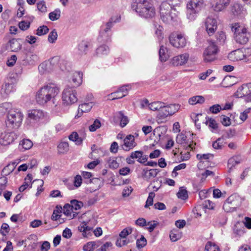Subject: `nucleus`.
I'll return each instance as SVG.
<instances>
[{"instance_id":"f257e3e1","label":"nucleus","mask_w":251,"mask_h":251,"mask_svg":"<svg viewBox=\"0 0 251 251\" xmlns=\"http://www.w3.org/2000/svg\"><path fill=\"white\" fill-rule=\"evenodd\" d=\"M60 92L59 88L55 84L50 83L42 87L35 95L37 103L41 105H46L49 101L54 100Z\"/></svg>"},{"instance_id":"f03ea898","label":"nucleus","mask_w":251,"mask_h":251,"mask_svg":"<svg viewBox=\"0 0 251 251\" xmlns=\"http://www.w3.org/2000/svg\"><path fill=\"white\" fill-rule=\"evenodd\" d=\"M176 2L175 4L173 3V0H167L163 2L160 6V13L163 21L167 22L169 19L173 20L176 17L175 7L180 4L179 0H174Z\"/></svg>"},{"instance_id":"7ed1b4c3","label":"nucleus","mask_w":251,"mask_h":251,"mask_svg":"<svg viewBox=\"0 0 251 251\" xmlns=\"http://www.w3.org/2000/svg\"><path fill=\"white\" fill-rule=\"evenodd\" d=\"M135 10L140 16L145 18H151L155 15L153 4L148 0H136Z\"/></svg>"},{"instance_id":"20e7f679","label":"nucleus","mask_w":251,"mask_h":251,"mask_svg":"<svg viewBox=\"0 0 251 251\" xmlns=\"http://www.w3.org/2000/svg\"><path fill=\"white\" fill-rule=\"evenodd\" d=\"M230 27L234 32V38L237 43L244 45L248 42L249 33L244 25L235 23L231 25Z\"/></svg>"},{"instance_id":"39448f33","label":"nucleus","mask_w":251,"mask_h":251,"mask_svg":"<svg viewBox=\"0 0 251 251\" xmlns=\"http://www.w3.org/2000/svg\"><path fill=\"white\" fill-rule=\"evenodd\" d=\"M180 108V105L172 103L168 105L163 102V105L160 111L156 116V121L158 123H163L166 121L168 117L172 116L177 112Z\"/></svg>"},{"instance_id":"423d86ee","label":"nucleus","mask_w":251,"mask_h":251,"mask_svg":"<svg viewBox=\"0 0 251 251\" xmlns=\"http://www.w3.org/2000/svg\"><path fill=\"white\" fill-rule=\"evenodd\" d=\"M6 126L12 128H18L22 124L24 116L18 109H13L12 107L8 110Z\"/></svg>"},{"instance_id":"0eeeda50","label":"nucleus","mask_w":251,"mask_h":251,"mask_svg":"<svg viewBox=\"0 0 251 251\" xmlns=\"http://www.w3.org/2000/svg\"><path fill=\"white\" fill-rule=\"evenodd\" d=\"M203 4V0H190L187 5L188 18L191 21L194 20L197 14L201 9Z\"/></svg>"},{"instance_id":"6e6552de","label":"nucleus","mask_w":251,"mask_h":251,"mask_svg":"<svg viewBox=\"0 0 251 251\" xmlns=\"http://www.w3.org/2000/svg\"><path fill=\"white\" fill-rule=\"evenodd\" d=\"M241 198L237 194L230 195L224 202L223 208L226 212H231L236 210L241 204Z\"/></svg>"},{"instance_id":"1a4fd4ad","label":"nucleus","mask_w":251,"mask_h":251,"mask_svg":"<svg viewBox=\"0 0 251 251\" xmlns=\"http://www.w3.org/2000/svg\"><path fill=\"white\" fill-rule=\"evenodd\" d=\"M17 76L16 74H12L6 78L0 90V94L3 97H7L14 91V86L18 81Z\"/></svg>"},{"instance_id":"9d476101","label":"nucleus","mask_w":251,"mask_h":251,"mask_svg":"<svg viewBox=\"0 0 251 251\" xmlns=\"http://www.w3.org/2000/svg\"><path fill=\"white\" fill-rule=\"evenodd\" d=\"M76 94V91L73 87L68 86L65 88L62 94L63 103L69 105L76 102L77 101Z\"/></svg>"},{"instance_id":"9b49d317","label":"nucleus","mask_w":251,"mask_h":251,"mask_svg":"<svg viewBox=\"0 0 251 251\" xmlns=\"http://www.w3.org/2000/svg\"><path fill=\"white\" fill-rule=\"evenodd\" d=\"M169 42L175 48H183L186 45L187 39L182 33L173 32L169 36Z\"/></svg>"},{"instance_id":"f8f14e48","label":"nucleus","mask_w":251,"mask_h":251,"mask_svg":"<svg viewBox=\"0 0 251 251\" xmlns=\"http://www.w3.org/2000/svg\"><path fill=\"white\" fill-rule=\"evenodd\" d=\"M219 51L218 46L214 42H211L204 50L203 56L206 62L214 61L217 59V54Z\"/></svg>"},{"instance_id":"ddd939ff","label":"nucleus","mask_w":251,"mask_h":251,"mask_svg":"<svg viewBox=\"0 0 251 251\" xmlns=\"http://www.w3.org/2000/svg\"><path fill=\"white\" fill-rule=\"evenodd\" d=\"M204 25L207 33L209 36L213 35L217 28V20L211 17H208L205 20Z\"/></svg>"},{"instance_id":"4468645a","label":"nucleus","mask_w":251,"mask_h":251,"mask_svg":"<svg viewBox=\"0 0 251 251\" xmlns=\"http://www.w3.org/2000/svg\"><path fill=\"white\" fill-rule=\"evenodd\" d=\"M86 134L84 131H79V134L75 131L73 132L69 136V139L75 142L76 145H81L83 141L86 139Z\"/></svg>"},{"instance_id":"2eb2a0df","label":"nucleus","mask_w":251,"mask_h":251,"mask_svg":"<svg viewBox=\"0 0 251 251\" xmlns=\"http://www.w3.org/2000/svg\"><path fill=\"white\" fill-rule=\"evenodd\" d=\"M137 146L135 141V137L131 134L127 135L124 139V144L122 145L123 150L129 151Z\"/></svg>"},{"instance_id":"dca6fc26","label":"nucleus","mask_w":251,"mask_h":251,"mask_svg":"<svg viewBox=\"0 0 251 251\" xmlns=\"http://www.w3.org/2000/svg\"><path fill=\"white\" fill-rule=\"evenodd\" d=\"M231 0H213L212 8L216 12L225 10L230 4Z\"/></svg>"},{"instance_id":"f3484780","label":"nucleus","mask_w":251,"mask_h":251,"mask_svg":"<svg viewBox=\"0 0 251 251\" xmlns=\"http://www.w3.org/2000/svg\"><path fill=\"white\" fill-rule=\"evenodd\" d=\"M250 88H251V83L243 84L237 89L235 96L238 98H243L249 96L251 93Z\"/></svg>"},{"instance_id":"a211bd4d","label":"nucleus","mask_w":251,"mask_h":251,"mask_svg":"<svg viewBox=\"0 0 251 251\" xmlns=\"http://www.w3.org/2000/svg\"><path fill=\"white\" fill-rule=\"evenodd\" d=\"M172 61L175 63H187V62L195 61L196 59L195 57L189 56V54L188 53H184L183 54L176 55L174 57Z\"/></svg>"},{"instance_id":"6ab92c4d","label":"nucleus","mask_w":251,"mask_h":251,"mask_svg":"<svg viewBox=\"0 0 251 251\" xmlns=\"http://www.w3.org/2000/svg\"><path fill=\"white\" fill-rule=\"evenodd\" d=\"M44 117V114L42 110L40 109H31L28 112V117L34 121H39Z\"/></svg>"},{"instance_id":"aec40b11","label":"nucleus","mask_w":251,"mask_h":251,"mask_svg":"<svg viewBox=\"0 0 251 251\" xmlns=\"http://www.w3.org/2000/svg\"><path fill=\"white\" fill-rule=\"evenodd\" d=\"M245 57V55L240 50H237L231 52L228 54V58L232 62H236L243 60Z\"/></svg>"},{"instance_id":"412c9836","label":"nucleus","mask_w":251,"mask_h":251,"mask_svg":"<svg viewBox=\"0 0 251 251\" xmlns=\"http://www.w3.org/2000/svg\"><path fill=\"white\" fill-rule=\"evenodd\" d=\"M83 74L81 72H75L72 76L73 88L79 86L82 82Z\"/></svg>"},{"instance_id":"4be33fe9","label":"nucleus","mask_w":251,"mask_h":251,"mask_svg":"<svg viewBox=\"0 0 251 251\" xmlns=\"http://www.w3.org/2000/svg\"><path fill=\"white\" fill-rule=\"evenodd\" d=\"M63 213L68 220L73 219L75 217L78 213L76 211H74L70 206V204H66L63 207Z\"/></svg>"},{"instance_id":"5701e85b","label":"nucleus","mask_w":251,"mask_h":251,"mask_svg":"<svg viewBox=\"0 0 251 251\" xmlns=\"http://www.w3.org/2000/svg\"><path fill=\"white\" fill-rule=\"evenodd\" d=\"M92 107V103H84L79 105L78 113L75 116L76 118L81 117L84 112H88L90 111Z\"/></svg>"},{"instance_id":"b1692460","label":"nucleus","mask_w":251,"mask_h":251,"mask_svg":"<svg viewBox=\"0 0 251 251\" xmlns=\"http://www.w3.org/2000/svg\"><path fill=\"white\" fill-rule=\"evenodd\" d=\"M233 233L236 236H242L245 233V228L242 223L237 222L233 227Z\"/></svg>"},{"instance_id":"393cba45","label":"nucleus","mask_w":251,"mask_h":251,"mask_svg":"<svg viewBox=\"0 0 251 251\" xmlns=\"http://www.w3.org/2000/svg\"><path fill=\"white\" fill-rule=\"evenodd\" d=\"M78 229L80 232H82V235L84 237H87L91 235L92 228L87 226L86 223L83 222L78 226Z\"/></svg>"},{"instance_id":"a878e982","label":"nucleus","mask_w":251,"mask_h":251,"mask_svg":"<svg viewBox=\"0 0 251 251\" xmlns=\"http://www.w3.org/2000/svg\"><path fill=\"white\" fill-rule=\"evenodd\" d=\"M112 25V22L110 21L107 22L105 25H102L101 26V29L100 31V36L101 37H110L111 36V34L109 35L107 32L109 31V30L110 29ZM109 38H108L107 39H106V41H107Z\"/></svg>"},{"instance_id":"bb28decb","label":"nucleus","mask_w":251,"mask_h":251,"mask_svg":"<svg viewBox=\"0 0 251 251\" xmlns=\"http://www.w3.org/2000/svg\"><path fill=\"white\" fill-rule=\"evenodd\" d=\"M62 208L60 207V208H58V207L56 206V209L53 210L52 214L51 215V220L54 221H56L58 220H61L62 221H60V223H62L65 222V218H62Z\"/></svg>"},{"instance_id":"cd10ccee","label":"nucleus","mask_w":251,"mask_h":251,"mask_svg":"<svg viewBox=\"0 0 251 251\" xmlns=\"http://www.w3.org/2000/svg\"><path fill=\"white\" fill-rule=\"evenodd\" d=\"M159 59L161 62H166L169 58V55L168 53V49L163 46H160L159 50Z\"/></svg>"},{"instance_id":"c85d7f7f","label":"nucleus","mask_w":251,"mask_h":251,"mask_svg":"<svg viewBox=\"0 0 251 251\" xmlns=\"http://www.w3.org/2000/svg\"><path fill=\"white\" fill-rule=\"evenodd\" d=\"M69 150V145L67 142H61L57 146L59 154H65Z\"/></svg>"},{"instance_id":"c756f323","label":"nucleus","mask_w":251,"mask_h":251,"mask_svg":"<svg viewBox=\"0 0 251 251\" xmlns=\"http://www.w3.org/2000/svg\"><path fill=\"white\" fill-rule=\"evenodd\" d=\"M108 166L111 169H116L119 167V164L115 157H110L105 160Z\"/></svg>"},{"instance_id":"7c9ffc66","label":"nucleus","mask_w":251,"mask_h":251,"mask_svg":"<svg viewBox=\"0 0 251 251\" xmlns=\"http://www.w3.org/2000/svg\"><path fill=\"white\" fill-rule=\"evenodd\" d=\"M118 120L120 121V126L122 127H125L128 123V119L127 116H125L122 111H119L116 114Z\"/></svg>"},{"instance_id":"2f4dec72","label":"nucleus","mask_w":251,"mask_h":251,"mask_svg":"<svg viewBox=\"0 0 251 251\" xmlns=\"http://www.w3.org/2000/svg\"><path fill=\"white\" fill-rule=\"evenodd\" d=\"M141 154V151H133L130 153V155L127 156L126 159V162L128 164H133L135 163L134 159L137 158L138 155Z\"/></svg>"},{"instance_id":"473e14b6","label":"nucleus","mask_w":251,"mask_h":251,"mask_svg":"<svg viewBox=\"0 0 251 251\" xmlns=\"http://www.w3.org/2000/svg\"><path fill=\"white\" fill-rule=\"evenodd\" d=\"M163 105V102L161 101H156L151 102L149 104V108L152 111H160Z\"/></svg>"},{"instance_id":"72a5a7b5","label":"nucleus","mask_w":251,"mask_h":251,"mask_svg":"<svg viewBox=\"0 0 251 251\" xmlns=\"http://www.w3.org/2000/svg\"><path fill=\"white\" fill-rule=\"evenodd\" d=\"M205 99L203 96H196L191 97L189 99V103L191 105H195L197 103L202 104L204 103Z\"/></svg>"},{"instance_id":"f704fd0d","label":"nucleus","mask_w":251,"mask_h":251,"mask_svg":"<svg viewBox=\"0 0 251 251\" xmlns=\"http://www.w3.org/2000/svg\"><path fill=\"white\" fill-rule=\"evenodd\" d=\"M10 49L12 51H17L20 50L21 45L16 39H12L9 41Z\"/></svg>"},{"instance_id":"c9c22d12","label":"nucleus","mask_w":251,"mask_h":251,"mask_svg":"<svg viewBox=\"0 0 251 251\" xmlns=\"http://www.w3.org/2000/svg\"><path fill=\"white\" fill-rule=\"evenodd\" d=\"M52 64H40L38 70L41 75H43L50 72Z\"/></svg>"},{"instance_id":"e433bc0d","label":"nucleus","mask_w":251,"mask_h":251,"mask_svg":"<svg viewBox=\"0 0 251 251\" xmlns=\"http://www.w3.org/2000/svg\"><path fill=\"white\" fill-rule=\"evenodd\" d=\"M20 146L25 150H28L33 146V143L29 139H24L20 142Z\"/></svg>"},{"instance_id":"4c0bfd02","label":"nucleus","mask_w":251,"mask_h":251,"mask_svg":"<svg viewBox=\"0 0 251 251\" xmlns=\"http://www.w3.org/2000/svg\"><path fill=\"white\" fill-rule=\"evenodd\" d=\"M83 205V203L80 201H78L76 200H73L71 201V204L70 206L71 208L74 211H76L80 209Z\"/></svg>"},{"instance_id":"58836bf2","label":"nucleus","mask_w":251,"mask_h":251,"mask_svg":"<svg viewBox=\"0 0 251 251\" xmlns=\"http://www.w3.org/2000/svg\"><path fill=\"white\" fill-rule=\"evenodd\" d=\"M205 250L207 251H220L219 247L211 242H208L206 243Z\"/></svg>"},{"instance_id":"ea45409f","label":"nucleus","mask_w":251,"mask_h":251,"mask_svg":"<svg viewBox=\"0 0 251 251\" xmlns=\"http://www.w3.org/2000/svg\"><path fill=\"white\" fill-rule=\"evenodd\" d=\"M15 168V163L8 164L2 170V172L4 175H8L12 173Z\"/></svg>"},{"instance_id":"a19ab883","label":"nucleus","mask_w":251,"mask_h":251,"mask_svg":"<svg viewBox=\"0 0 251 251\" xmlns=\"http://www.w3.org/2000/svg\"><path fill=\"white\" fill-rule=\"evenodd\" d=\"M12 107V104L10 102H5L0 105V117L3 116L8 110Z\"/></svg>"},{"instance_id":"79ce46f5","label":"nucleus","mask_w":251,"mask_h":251,"mask_svg":"<svg viewBox=\"0 0 251 251\" xmlns=\"http://www.w3.org/2000/svg\"><path fill=\"white\" fill-rule=\"evenodd\" d=\"M14 136L15 133L14 132H10L5 134L3 137L5 143H3V144L6 145L13 142L14 140Z\"/></svg>"},{"instance_id":"37998d69","label":"nucleus","mask_w":251,"mask_h":251,"mask_svg":"<svg viewBox=\"0 0 251 251\" xmlns=\"http://www.w3.org/2000/svg\"><path fill=\"white\" fill-rule=\"evenodd\" d=\"M242 8V6L238 3H235L230 7L231 12L235 15L239 14Z\"/></svg>"},{"instance_id":"c03bdc74","label":"nucleus","mask_w":251,"mask_h":251,"mask_svg":"<svg viewBox=\"0 0 251 251\" xmlns=\"http://www.w3.org/2000/svg\"><path fill=\"white\" fill-rule=\"evenodd\" d=\"M124 97H125V96L122 94V93L117 90L116 92L111 93L109 94L108 95V99L110 100H114L121 99Z\"/></svg>"},{"instance_id":"a18cd8bd","label":"nucleus","mask_w":251,"mask_h":251,"mask_svg":"<svg viewBox=\"0 0 251 251\" xmlns=\"http://www.w3.org/2000/svg\"><path fill=\"white\" fill-rule=\"evenodd\" d=\"M180 237L179 231L177 229H173L171 231L170 233V238L172 241L176 242L177 241Z\"/></svg>"},{"instance_id":"49530a36","label":"nucleus","mask_w":251,"mask_h":251,"mask_svg":"<svg viewBox=\"0 0 251 251\" xmlns=\"http://www.w3.org/2000/svg\"><path fill=\"white\" fill-rule=\"evenodd\" d=\"M224 138H219L213 143L212 146L215 149H221L224 146Z\"/></svg>"},{"instance_id":"de8ad7c7","label":"nucleus","mask_w":251,"mask_h":251,"mask_svg":"<svg viewBox=\"0 0 251 251\" xmlns=\"http://www.w3.org/2000/svg\"><path fill=\"white\" fill-rule=\"evenodd\" d=\"M216 38L220 44H224L226 40V35L224 32L219 31L217 33Z\"/></svg>"},{"instance_id":"09e8293b","label":"nucleus","mask_w":251,"mask_h":251,"mask_svg":"<svg viewBox=\"0 0 251 251\" xmlns=\"http://www.w3.org/2000/svg\"><path fill=\"white\" fill-rule=\"evenodd\" d=\"M205 123L206 125L213 130H215L218 128V124L216 123V121L213 118H208L206 121Z\"/></svg>"},{"instance_id":"8fccbe9b","label":"nucleus","mask_w":251,"mask_h":251,"mask_svg":"<svg viewBox=\"0 0 251 251\" xmlns=\"http://www.w3.org/2000/svg\"><path fill=\"white\" fill-rule=\"evenodd\" d=\"M101 126V123L98 119H96L93 124L89 126V129L91 132H94Z\"/></svg>"},{"instance_id":"3c124183","label":"nucleus","mask_w":251,"mask_h":251,"mask_svg":"<svg viewBox=\"0 0 251 251\" xmlns=\"http://www.w3.org/2000/svg\"><path fill=\"white\" fill-rule=\"evenodd\" d=\"M155 196V193L153 192H150L149 193V196L146 202V204L145 205V208H148L150 206L153 205V198H154Z\"/></svg>"},{"instance_id":"603ef678","label":"nucleus","mask_w":251,"mask_h":251,"mask_svg":"<svg viewBox=\"0 0 251 251\" xmlns=\"http://www.w3.org/2000/svg\"><path fill=\"white\" fill-rule=\"evenodd\" d=\"M60 17V10L55 9L54 11L49 14V18L51 21H55L58 19Z\"/></svg>"},{"instance_id":"864d4df0","label":"nucleus","mask_w":251,"mask_h":251,"mask_svg":"<svg viewBox=\"0 0 251 251\" xmlns=\"http://www.w3.org/2000/svg\"><path fill=\"white\" fill-rule=\"evenodd\" d=\"M109 48L105 45L99 47L96 50L97 55L106 54L108 52Z\"/></svg>"},{"instance_id":"5fc2aeb1","label":"nucleus","mask_w":251,"mask_h":251,"mask_svg":"<svg viewBox=\"0 0 251 251\" xmlns=\"http://www.w3.org/2000/svg\"><path fill=\"white\" fill-rule=\"evenodd\" d=\"M38 10L42 13H46L47 11V7L46 2L44 0L40 1L37 3Z\"/></svg>"},{"instance_id":"6e6d98bb","label":"nucleus","mask_w":251,"mask_h":251,"mask_svg":"<svg viewBox=\"0 0 251 251\" xmlns=\"http://www.w3.org/2000/svg\"><path fill=\"white\" fill-rule=\"evenodd\" d=\"M48 27L46 25H43L39 27L36 30V34L39 36H42L46 34L49 31Z\"/></svg>"},{"instance_id":"4d7b16f0","label":"nucleus","mask_w":251,"mask_h":251,"mask_svg":"<svg viewBox=\"0 0 251 251\" xmlns=\"http://www.w3.org/2000/svg\"><path fill=\"white\" fill-rule=\"evenodd\" d=\"M147 243L146 239L144 236L142 235L140 239H138L136 241L137 247L138 249H141L146 246Z\"/></svg>"},{"instance_id":"13d9d810","label":"nucleus","mask_w":251,"mask_h":251,"mask_svg":"<svg viewBox=\"0 0 251 251\" xmlns=\"http://www.w3.org/2000/svg\"><path fill=\"white\" fill-rule=\"evenodd\" d=\"M129 242V240H127L126 238L119 237L117 239L116 242V245L117 247H121L122 246L126 245Z\"/></svg>"},{"instance_id":"bf43d9fd","label":"nucleus","mask_w":251,"mask_h":251,"mask_svg":"<svg viewBox=\"0 0 251 251\" xmlns=\"http://www.w3.org/2000/svg\"><path fill=\"white\" fill-rule=\"evenodd\" d=\"M210 156H213V155L210 153L207 154H198L197 155V158L198 160L200 161V163L202 162H204V160L208 162V160Z\"/></svg>"},{"instance_id":"052dcab7","label":"nucleus","mask_w":251,"mask_h":251,"mask_svg":"<svg viewBox=\"0 0 251 251\" xmlns=\"http://www.w3.org/2000/svg\"><path fill=\"white\" fill-rule=\"evenodd\" d=\"M30 25V22L28 21H22L19 22L18 24L19 27L22 30H26L28 29Z\"/></svg>"},{"instance_id":"680f3d73","label":"nucleus","mask_w":251,"mask_h":251,"mask_svg":"<svg viewBox=\"0 0 251 251\" xmlns=\"http://www.w3.org/2000/svg\"><path fill=\"white\" fill-rule=\"evenodd\" d=\"M221 122L223 125L226 126H227L230 125L231 122L230 119L224 115H222L220 116Z\"/></svg>"},{"instance_id":"e2e57ef3","label":"nucleus","mask_w":251,"mask_h":251,"mask_svg":"<svg viewBox=\"0 0 251 251\" xmlns=\"http://www.w3.org/2000/svg\"><path fill=\"white\" fill-rule=\"evenodd\" d=\"M9 225L6 223H3L0 227V233L3 236H6L9 232Z\"/></svg>"},{"instance_id":"0e129e2a","label":"nucleus","mask_w":251,"mask_h":251,"mask_svg":"<svg viewBox=\"0 0 251 251\" xmlns=\"http://www.w3.org/2000/svg\"><path fill=\"white\" fill-rule=\"evenodd\" d=\"M186 139V136L184 134L181 133L177 135L176 142L178 144H183L185 143Z\"/></svg>"},{"instance_id":"69168bd1","label":"nucleus","mask_w":251,"mask_h":251,"mask_svg":"<svg viewBox=\"0 0 251 251\" xmlns=\"http://www.w3.org/2000/svg\"><path fill=\"white\" fill-rule=\"evenodd\" d=\"M132 228L131 227L125 228L120 233L119 236L122 238H126L128 235L132 233Z\"/></svg>"},{"instance_id":"338daca9","label":"nucleus","mask_w":251,"mask_h":251,"mask_svg":"<svg viewBox=\"0 0 251 251\" xmlns=\"http://www.w3.org/2000/svg\"><path fill=\"white\" fill-rule=\"evenodd\" d=\"M95 242H89L85 244L83 247L84 251H93L96 246Z\"/></svg>"},{"instance_id":"774afa93","label":"nucleus","mask_w":251,"mask_h":251,"mask_svg":"<svg viewBox=\"0 0 251 251\" xmlns=\"http://www.w3.org/2000/svg\"><path fill=\"white\" fill-rule=\"evenodd\" d=\"M222 110V107L219 104H214L209 108V111L213 114H217Z\"/></svg>"}]
</instances>
